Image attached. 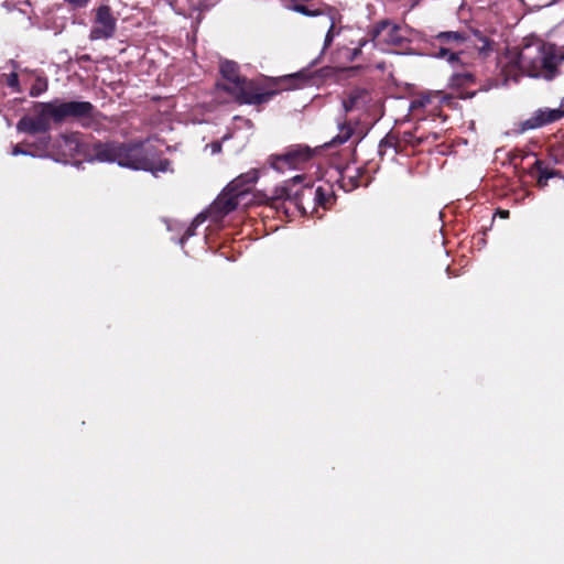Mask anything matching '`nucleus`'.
Returning <instances> with one entry per match:
<instances>
[{
    "label": "nucleus",
    "instance_id": "21",
    "mask_svg": "<svg viewBox=\"0 0 564 564\" xmlns=\"http://www.w3.org/2000/svg\"><path fill=\"white\" fill-rule=\"evenodd\" d=\"M349 135H350V130H349V129H346V130H345V133H344L343 135H338V137L335 139V141H336V142H339V143H344L345 141H347V140H348Z\"/></svg>",
    "mask_w": 564,
    "mask_h": 564
},
{
    "label": "nucleus",
    "instance_id": "6",
    "mask_svg": "<svg viewBox=\"0 0 564 564\" xmlns=\"http://www.w3.org/2000/svg\"><path fill=\"white\" fill-rule=\"evenodd\" d=\"M36 149L46 151L48 155L53 156L72 158L76 154H86L85 144L77 133L64 134L53 144L47 138H42L36 144Z\"/></svg>",
    "mask_w": 564,
    "mask_h": 564
},
{
    "label": "nucleus",
    "instance_id": "22",
    "mask_svg": "<svg viewBox=\"0 0 564 564\" xmlns=\"http://www.w3.org/2000/svg\"><path fill=\"white\" fill-rule=\"evenodd\" d=\"M8 84L11 87H15L18 85V76L15 74H11L8 78Z\"/></svg>",
    "mask_w": 564,
    "mask_h": 564
},
{
    "label": "nucleus",
    "instance_id": "23",
    "mask_svg": "<svg viewBox=\"0 0 564 564\" xmlns=\"http://www.w3.org/2000/svg\"><path fill=\"white\" fill-rule=\"evenodd\" d=\"M13 155L28 154L26 151L22 150L19 145L14 147L12 150Z\"/></svg>",
    "mask_w": 564,
    "mask_h": 564
},
{
    "label": "nucleus",
    "instance_id": "4",
    "mask_svg": "<svg viewBox=\"0 0 564 564\" xmlns=\"http://www.w3.org/2000/svg\"><path fill=\"white\" fill-rule=\"evenodd\" d=\"M243 182V176L232 181L209 206L206 213H200L194 218L191 227L187 229L185 236L180 240V242L183 243L185 238L193 236L195 228L203 224L207 218H210L214 221H219L231 210L238 207H248L253 204L256 202V195L250 192L249 187H242Z\"/></svg>",
    "mask_w": 564,
    "mask_h": 564
},
{
    "label": "nucleus",
    "instance_id": "27",
    "mask_svg": "<svg viewBox=\"0 0 564 564\" xmlns=\"http://www.w3.org/2000/svg\"><path fill=\"white\" fill-rule=\"evenodd\" d=\"M560 61H564V50L560 53Z\"/></svg>",
    "mask_w": 564,
    "mask_h": 564
},
{
    "label": "nucleus",
    "instance_id": "8",
    "mask_svg": "<svg viewBox=\"0 0 564 564\" xmlns=\"http://www.w3.org/2000/svg\"><path fill=\"white\" fill-rule=\"evenodd\" d=\"M48 107L47 104H37L34 108L35 117H24L18 124L17 129L26 133H41L50 129V120L52 119L51 110L44 108Z\"/></svg>",
    "mask_w": 564,
    "mask_h": 564
},
{
    "label": "nucleus",
    "instance_id": "11",
    "mask_svg": "<svg viewBox=\"0 0 564 564\" xmlns=\"http://www.w3.org/2000/svg\"><path fill=\"white\" fill-rule=\"evenodd\" d=\"M436 39L442 44H448L449 46H442L438 53L435 54L438 58H446L447 62L455 67L460 63V54L453 52V50L465 42V37L463 34L458 32H442L437 34Z\"/></svg>",
    "mask_w": 564,
    "mask_h": 564
},
{
    "label": "nucleus",
    "instance_id": "17",
    "mask_svg": "<svg viewBox=\"0 0 564 564\" xmlns=\"http://www.w3.org/2000/svg\"><path fill=\"white\" fill-rule=\"evenodd\" d=\"M281 80L285 82V83H290L291 87H293V88H297V87H301L302 84L306 83L308 80V77L305 73L300 72V73L284 76Z\"/></svg>",
    "mask_w": 564,
    "mask_h": 564
},
{
    "label": "nucleus",
    "instance_id": "15",
    "mask_svg": "<svg viewBox=\"0 0 564 564\" xmlns=\"http://www.w3.org/2000/svg\"><path fill=\"white\" fill-rule=\"evenodd\" d=\"M534 166L536 169V183L540 187H545L547 181L557 175V172L549 170L543 166V163L539 160L535 161Z\"/></svg>",
    "mask_w": 564,
    "mask_h": 564
},
{
    "label": "nucleus",
    "instance_id": "12",
    "mask_svg": "<svg viewBox=\"0 0 564 564\" xmlns=\"http://www.w3.org/2000/svg\"><path fill=\"white\" fill-rule=\"evenodd\" d=\"M404 39L403 31L400 26L390 22L381 23L375 31L373 41L378 44L386 43L390 45H398Z\"/></svg>",
    "mask_w": 564,
    "mask_h": 564
},
{
    "label": "nucleus",
    "instance_id": "18",
    "mask_svg": "<svg viewBox=\"0 0 564 564\" xmlns=\"http://www.w3.org/2000/svg\"><path fill=\"white\" fill-rule=\"evenodd\" d=\"M430 101H431V95H430V94L421 95V96H419L417 98H415V99L411 102V108H412V109L423 108V107H425Z\"/></svg>",
    "mask_w": 564,
    "mask_h": 564
},
{
    "label": "nucleus",
    "instance_id": "2",
    "mask_svg": "<svg viewBox=\"0 0 564 564\" xmlns=\"http://www.w3.org/2000/svg\"><path fill=\"white\" fill-rule=\"evenodd\" d=\"M156 147L150 142L134 144H96L90 159L100 162H116L118 165L133 170H144L158 175L166 172L170 163L156 158Z\"/></svg>",
    "mask_w": 564,
    "mask_h": 564
},
{
    "label": "nucleus",
    "instance_id": "16",
    "mask_svg": "<svg viewBox=\"0 0 564 564\" xmlns=\"http://www.w3.org/2000/svg\"><path fill=\"white\" fill-rule=\"evenodd\" d=\"M322 25L324 28H328V31H327V34L325 37V43H324V46L327 47L333 42V39L335 36V32H334L335 20H334V15L332 14V12H329L328 14H326L323 18Z\"/></svg>",
    "mask_w": 564,
    "mask_h": 564
},
{
    "label": "nucleus",
    "instance_id": "5",
    "mask_svg": "<svg viewBox=\"0 0 564 564\" xmlns=\"http://www.w3.org/2000/svg\"><path fill=\"white\" fill-rule=\"evenodd\" d=\"M220 73L225 82L218 85V87L227 90L239 102L261 104L269 100L272 95L271 93H260L252 82L241 79L235 62L223 61L220 63Z\"/></svg>",
    "mask_w": 564,
    "mask_h": 564
},
{
    "label": "nucleus",
    "instance_id": "10",
    "mask_svg": "<svg viewBox=\"0 0 564 564\" xmlns=\"http://www.w3.org/2000/svg\"><path fill=\"white\" fill-rule=\"evenodd\" d=\"M313 151L307 147H294L285 154L276 156L272 162V166L283 172L285 169H299L312 158Z\"/></svg>",
    "mask_w": 564,
    "mask_h": 564
},
{
    "label": "nucleus",
    "instance_id": "3",
    "mask_svg": "<svg viewBox=\"0 0 564 564\" xmlns=\"http://www.w3.org/2000/svg\"><path fill=\"white\" fill-rule=\"evenodd\" d=\"M303 181L304 177L302 175L294 176L292 180L276 187L270 196L265 197V202L274 204L278 200H289L304 214L315 212L316 206L326 208L333 199L330 188L317 186L313 189L310 183L297 188Z\"/></svg>",
    "mask_w": 564,
    "mask_h": 564
},
{
    "label": "nucleus",
    "instance_id": "13",
    "mask_svg": "<svg viewBox=\"0 0 564 564\" xmlns=\"http://www.w3.org/2000/svg\"><path fill=\"white\" fill-rule=\"evenodd\" d=\"M370 101L371 97L367 90L355 89L350 93L348 99L344 101V108L346 111L366 109Z\"/></svg>",
    "mask_w": 564,
    "mask_h": 564
},
{
    "label": "nucleus",
    "instance_id": "26",
    "mask_svg": "<svg viewBox=\"0 0 564 564\" xmlns=\"http://www.w3.org/2000/svg\"><path fill=\"white\" fill-rule=\"evenodd\" d=\"M212 148H213L214 153H216L220 150V145L218 143L213 144Z\"/></svg>",
    "mask_w": 564,
    "mask_h": 564
},
{
    "label": "nucleus",
    "instance_id": "14",
    "mask_svg": "<svg viewBox=\"0 0 564 564\" xmlns=\"http://www.w3.org/2000/svg\"><path fill=\"white\" fill-rule=\"evenodd\" d=\"M564 116V98L561 102V107L558 109H552L547 111H541L534 119L528 120L525 126L528 128H536L543 126L549 122H553L558 120Z\"/></svg>",
    "mask_w": 564,
    "mask_h": 564
},
{
    "label": "nucleus",
    "instance_id": "24",
    "mask_svg": "<svg viewBox=\"0 0 564 564\" xmlns=\"http://www.w3.org/2000/svg\"><path fill=\"white\" fill-rule=\"evenodd\" d=\"M499 216L501 218H508L509 217V210H499Z\"/></svg>",
    "mask_w": 564,
    "mask_h": 564
},
{
    "label": "nucleus",
    "instance_id": "9",
    "mask_svg": "<svg viewBox=\"0 0 564 564\" xmlns=\"http://www.w3.org/2000/svg\"><path fill=\"white\" fill-rule=\"evenodd\" d=\"M116 32V18L110 8L101 6L96 11L94 26L90 31L91 40H105L113 36Z\"/></svg>",
    "mask_w": 564,
    "mask_h": 564
},
{
    "label": "nucleus",
    "instance_id": "20",
    "mask_svg": "<svg viewBox=\"0 0 564 564\" xmlns=\"http://www.w3.org/2000/svg\"><path fill=\"white\" fill-rule=\"evenodd\" d=\"M295 12H299V13H302L304 15H308V17H314V15H318L319 12L318 11H312V10H308L306 7L304 6H294L292 8Z\"/></svg>",
    "mask_w": 564,
    "mask_h": 564
},
{
    "label": "nucleus",
    "instance_id": "19",
    "mask_svg": "<svg viewBox=\"0 0 564 564\" xmlns=\"http://www.w3.org/2000/svg\"><path fill=\"white\" fill-rule=\"evenodd\" d=\"M471 78H473V76H471V74H469V73H463V74H458V73H457V74H455V75L453 76V84H455V85H462V84H464V83H466V82L471 80Z\"/></svg>",
    "mask_w": 564,
    "mask_h": 564
},
{
    "label": "nucleus",
    "instance_id": "1",
    "mask_svg": "<svg viewBox=\"0 0 564 564\" xmlns=\"http://www.w3.org/2000/svg\"><path fill=\"white\" fill-rule=\"evenodd\" d=\"M558 62L560 54H556L555 46L541 41L529 43L520 51L510 50L500 59L506 82L517 80L519 74L550 80L557 73Z\"/></svg>",
    "mask_w": 564,
    "mask_h": 564
},
{
    "label": "nucleus",
    "instance_id": "7",
    "mask_svg": "<svg viewBox=\"0 0 564 564\" xmlns=\"http://www.w3.org/2000/svg\"><path fill=\"white\" fill-rule=\"evenodd\" d=\"M46 109L51 110L54 121H63L67 118H83L91 113L93 106L87 101L47 102Z\"/></svg>",
    "mask_w": 564,
    "mask_h": 564
},
{
    "label": "nucleus",
    "instance_id": "25",
    "mask_svg": "<svg viewBox=\"0 0 564 564\" xmlns=\"http://www.w3.org/2000/svg\"><path fill=\"white\" fill-rule=\"evenodd\" d=\"M45 88H46V84L44 83V84H42V86H41L40 90L34 91V89H32L31 94H32V95H39V94H40L43 89H45Z\"/></svg>",
    "mask_w": 564,
    "mask_h": 564
}]
</instances>
